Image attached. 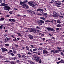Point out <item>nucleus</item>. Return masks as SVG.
<instances>
[{"mask_svg":"<svg viewBox=\"0 0 64 64\" xmlns=\"http://www.w3.org/2000/svg\"><path fill=\"white\" fill-rule=\"evenodd\" d=\"M10 54L11 56H15V54H13V53H10Z\"/></svg>","mask_w":64,"mask_h":64,"instance_id":"nucleus-29","label":"nucleus"},{"mask_svg":"<svg viewBox=\"0 0 64 64\" xmlns=\"http://www.w3.org/2000/svg\"><path fill=\"white\" fill-rule=\"evenodd\" d=\"M61 63H63L64 64V61H61Z\"/></svg>","mask_w":64,"mask_h":64,"instance_id":"nucleus-56","label":"nucleus"},{"mask_svg":"<svg viewBox=\"0 0 64 64\" xmlns=\"http://www.w3.org/2000/svg\"><path fill=\"white\" fill-rule=\"evenodd\" d=\"M54 23H56V20H54Z\"/></svg>","mask_w":64,"mask_h":64,"instance_id":"nucleus-52","label":"nucleus"},{"mask_svg":"<svg viewBox=\"0 0 64 64\" xmlns=\"http://www.w3.org/2000/svg\"><path fill=\"white\" fill-rule=\"evenodd\" d=\"M28 12L30 13V14L33 15V14H35V12L33 11L32 10H28Z\"/></svg>","mask_w":64,"mask_h":64,"instance_id":"nucleus-8","label":"nucleus"},{"mask_svg":"<svg viewBox=\"0 0 64 64\" xmlns=\"http://www.w3.org/2000/svg\"><path fill=\"white\" fill-rule=\"evenodd\" d=\"M60 59L61 58H58V60H60Z\"/></svg>","mask_w":64,"mask_h":64,"instance_id":"nucleus-63","label":"nucleus"},{"mask_svg":"<svg viewBox=\"0 0 64 64\" xmlns=\"http://www.w3.org/2000/svg\"><path fill=\"white\" fill-rule=\"evenodd\" d=\"M12 53H14V54H16V53H17V52L16 51L14 50H13L12 51Z\"/></svg>","mask_w":64,"mask_h":64,"instance_id":"nucleus-16","label":"nucleus"},{"mask_svg":"<svg viewBox=\"0 0 64 64\" xmlns=\"http://www.w3.org/2000/svg\"><path fill=\"white\" fill-rule=\"evenodd\" d=\"M57 22L59 24H60L61 23V22H60V20H57Z\"/></svg>","mask_w":64,"mask_h":64,"instance_id":"nucleus-18","label":"nucleus"},{"mask_svg":"<svg viewBox=\"0 0 64 64\" xmlns=\"http://www.w3.org/2000/svg\"><path fill=\"white\" fill-rule=\"evenodd\" d=\"M17 34H18V36H21V34H20V33H19L18 32L17 33Z\"/></svg>","mask_w":64,"mask_h":64,"instance_id":"nucleus-40","label":"nucleus"},{"mask_svg":"<svg viewBox=\"0 0 64 64\" xmlns=\"http://www.w3.org/2000/svg\"><path fill=\"white\" fill-rule=\"evenodd\" d=\"M17 59V57H16V56H15L13 58V60H16V59Z\"/></svg>","mask_w":64,"mask_h":64,"instance_id":"nucleus-25","label":"nucleus"},{"mask_svg":"<svg viewBox=\"0 0 64 64\" xmlns=\"http://www.w3.org/2000/svg\"><path fill=\"white\" fill-rule=\"evenodd\" d=\"M12 12H13V11H10V12H8L9 13H10V14H13V13H12Z\"/></svg>","mask_w":64,"mask_h":64,"instance_id":"nucleus-37","label":"nucleus"},{"mask_svg":"<svg viewBox=\"0 0 64 64\" xmlns=\"http://www.w3.org/2000/svg\"><path fill=\"white\" fill-rule=\"evenodd\" d=\"M2 50V52H3V53H4V52H5L7 51H8V50H7V49L5 48H1Z\"/></svg>","mask_w":64,"mask_h":64,"instance_id":"nucleus-7","label":"nucleus"},{"mask_svg":"<svg viewBox=\"0 0 64 64\" xmlns=\"http://www.w3.org/2000/svg\"><path fill=\"white\" fill-rule=\"evenodd\" d=\"M26 48L28 50H29V47H28V46H26Z\"/></svg>","mask_w":64,"mask_h":64,"instance_id":"nucleus-28","label":"nucleus"},{"mask_svg":"<svg viewBox=\"0 0 64 64\" xmlns=\"http://www.w3.org/2000/svg\"><path fill=\"white\" fill-rule=\"evenodd\" d=\"M38 23L40 25H42V24L44 23V20H40Z\"/></svg>","mask_w":64,"mask_h":64,"instance_id":"nucleus-6","label":"nucleus"},{"mask_svg":"<svg viewBox=\"0 0 64 64\" xmlns=\"http://www.w3.org/2000/svg\"><path fill=\"white\" fill-rule=\"evenodd\" d=\"M2 5V6H8V4L5 3H3L1 4Z\"/></svg>","mask_w":64,"mask_h":64,"instance_id":"nucleus-13","label":"nucleus"},{"mask_svg":"<svg viewBox=\"0 0 64 64\" xmlns=\"http://www.w3.org/2000/svg\"><path fill=\"white\" fill-rule=\"evenodd\" d=\"M20 5H22L23 4H24L23 2H22L21 1H20Z\"/></svg>","mask_w":64,"mask_h":64,"instance_id":"nucleus-27","label":"nucleus"},{"mask_svg":"<svg viewBox=\"0 0 64 64\" xmlns=\"http://www.w3.org/2000/svg\"><path fill=\"white\" fill-rule=\"evenodd\" d=\"M5 46H8L9 45V44H5Z\"/></svg>","mask_w":64,"mask_h":64,"instance_id":"nucleus-49","label":"nucleus"},{"mask_svg":"<svg viewBox=\"0 0 64 64\" xmlns=\"http://www.w3.org/2000/svg\"><path fill=\"white\" fill-rule=\"evenodd\" d=\"M28 3L30 6H32V7L35 6V2L34 1H30V2H28Z\"/></svg>","mask_w":64,"mask_h":64,"instance_id":"nucleus-1","label":"nucleus"},{"mask_svg":"<svg viewBox=\"0 0 64 64\" xmlns=\"http://www.w3.org/2000/svg\"><path fill=\"white\" fill-rule=\"evenodd\" d=\"M56 11H54L53 12V14H54L53 16L54 17L56 18L58 17V15Z\"/></svg>","mask_w":64,"mask_h":64,"instance_id":"nucleus-3","label":"nucleus"},{"mask_svg":"<svg viewBox=\"0 0 64 64\" xmlns=\"http://www.w3.org/2000/svg\"><path fill=\"white\" fill-rule=\"evenodd\" d=\"M55 4H56V5H61L62 4V3H54Z\"/></svg>","mask_w":64,"mask_h":64,"instance_id":"nucleus-17","label":"nucleus"},{"mask_svg":"<svg viewBox=\"0 0 64 64\" xmlns=\"http://www.w3.org/2000/svg\"><path fill=\"white\" fill-rule=\"evenodd\" d=\"M60 13L61 15H64V14H63V12L62 11L60 12Z\"/></svg>","mask_w":64,"mask_h":64,"instance_id":"nucleus-36","label":"nucleus"},{"mask_svg":"<svg viewBox=\"0 0 64 64\" xmlns=\"http://www.w3.org/2000/svg\"><path fill=\"white\" fill-rule=\"evenodd\" d=\"M40 18L41 19L44 20V21H46V19H45V18L44 17H40Z\"/></svg>","mask_w":64,"mask_h":64,"instance_id":"nucleus-14","label":"nucleus"},{"mask_svg":"<svg viewBox=\"0 0 64 64\" xmlns=\"http://www.w3.org/2000/svg\"><path fill=\"white\" fill-rule=\"evenodd\" d=\"M30 63L31 64H35V62H33L32 61H31L30 62Z\"/></svg>","mask_w":64,"mask_h":64,"instance_id":"nucleus-21","label":"nucleus"},{"mask_svg":"<svg viewBox=\"0 0 64 64\" xmlns=\"http://www.w3.org/2000/svg\"><path fill=\"white\" fill-rule=\"evenodd\" d=\"M63 61V60H61L60 61H59V62H57L56 63L57 64H59V63H61V61Z\"/></svg>","mask_w":64,"mask_h":64,"instance_id":"nucleus-30","label":"nucleus"},{"mask_svg":"<svg viewBox=\"0 0 64 64\" xmlns=\"http://www.w3.org/2000/svg\"><path fill=\"white\" fill-rule=\"evenodd\" d=\"M9 52H10V53H12V50H9Z\"/></svg>","mask_w":64,"mask_h":64,"instance_id":"nucleus-55","label":"nucleus"},{"mask_svg":"<svg viewBox=\"0 0 64 64\" xmlns=\"http://www.w3.org/2000/svg\"><path fill=\"white\" fill-rule=\"evenodd\" d=\"M54 2V1L52 0V1H51V2L53 3Z\"/></svg>","mask_w":64,"mask_h":64,"instance_id":"nucleus-60","label":"nucleus"},{"mask_svg":"<svg viewBox=\"0 0 64 64\" xmlns=\"http://www.w3.org/2000/svg\"><path fill=\"white\" fill-rule=\"evenodd\" d=\"M10 64H16V62H13L12 61H11L10 62Z\"/></svg>","mask_w":64,"mask_h":64,"instance_id":"nucleus-15","label":"nucleus"},{"mask_svg":"<svg viewBox=\"0 0 64 64\" xmlns=\"http://www.w3.org/2000/svg\"><path fill=\"white\" fill-rule=\"evenodd\" d=\"M42 62V61H41V60H40V61H39L38 63H41Z\"/></svg>","mask_w":64,"mask_h":64,"instance_id":"nucleus-53","label":"nucleus"},{"mask_svg":"<svg viewBox=\"0 0 64 64\" xmlns=\"http://www.w3.org/2000/svg\"><path fill=\"white\" fill-rule=\"evenodd\" d=\"M56 30H60V28H56Z\"/></svg>","mask_w":64,"mask_h":64,"instance_id":"nucleus-58","label":"nucleus"},{"mask_svg":"<svg viewBox=\"0 0 64 64\" xmlns=\"http://www.w3.org/2000/svg\"><path fill=\"white\" fill-rule=\"evenodd\" d=\"M36 61H37V62H39V61H41V60L40 58H39L38 59H36Z\"/></svg>","mask_w":64,"mask_h":64,"instance_id":"nucleus-23","label":"nucleus"},{"mask_svg":"<svg viewBox=\"0 0 64 64\" xmlns=\"http://www.w3.org/2000/svg\"><path fill=\"white\" fill-rule=\"evenodd\" d=\"M18 57H19V58H21V55H20V54H18Z\"/></svg>","mask_w":64,"mask_h":64,"instance_id":"nucleus-42","label":"nucleus"},{"mask_svg":"<svg viewBox=\"0 0 64 64\" xmlns=\"http://www.w3.org/2000/svg\"><path fill=\"white\" fill-rule=\"evenodd\" d=\"M30 46L31 47H34V46L32 45H30Z\"/></svg>","mask_w":64,"mask_h":64,"instance_id":"nucleus-62","label":"nucleus"},{"mask_svg":"<svg viewBox=\"0 0 64 64\" xmlns=\"http://www.w3.org/2000/svg\"><path fill=\"white\" fill-rule=\"evenodd\" d=\"M38 15L42 16V15L41 14H38Z\"/></svg>","mask_w":64,"mask_h":64,"instance_id":"nucleus-54","label":"nucleus"},{"mask_svg":"<svg viewBox=\"0 0 64 64\" xmlns=\"http://www.w3.org/2000/svg\"><path fill=\"white\" fill-rule=\"evenodd\" d=\"M50 31H54V28H50Z\"/></svg>","mask_w":64,"mask_h":64,"instance_id":"nucleus-31","label":"nucleus"},{"mask_svg":"<svg viewBox=\"0 0 64 64\" xmlns=\"http://www.w3.org/2000/svg\"><path fill=\"white\" fill-rule=\"evenodd\" d=\"M40 32L41 31L40 30H36L33 29V32H34V33H35V32Z\"/></svg>","mask_w":64,"mask_h":64,"instance_id":"nucleus-9","label":"nucleus"},{"mask_svg":"<svg viewBox=\"0 0 64 64\" xmlns=\"http://www.w3.org/2000/svg\"><path fill=\"white\" fill-rule=\"evenodd\" d=\"M14 10L15 11H16V10H17V8H14Z\"/></svg>","mask_w":64,"mask_h":64,"instance_id":"nucleus-59","label":"nucleus"},{"mask_svg":"<svg viewBox=\"0 0 64 64\" xmlns=\"http://www.w3.org/2000/svg\"><path fill=\"white\" fill-rule=\"evenodd\" d=\"M45 22H49V23H50V21L49 20H47L45 21Z\"/></svg>","mask_w":64,"mask_h":64,"instance_id":"nucleus-41","label":"nucleus"},{"mask_svg":"<svg viewBox=\"0 0 64 64\" xmlns=\"http://www.w3.org/2000/svg\"><path fill=\"white\" fill-rule=\"evenodd\" d=\"M48 15V14L46 13H44L43 15H42L43 16H45V15Z\"/></svg>","mask_w":64,"mask_h":64,"instance_id":"nucleus-39","label":"nucleus"},{"mask_svg":"<svg viewBox=\"0 0 64 64\" xmlns=\"http://www.w3.org/2000/svg\"><path fill=\"white\" fill-rule=\"evenodd\" d=\"M25 57H26V56H25V55H23L21 57V59H23V58H25Z\"/></svg>","mask_w":64,"mask_h":64,"instance_id":"nucleus-22","label":"nucleus"},{"mask_svg":"<svg viewBox=\"0 0 64 64\" xmlns=\"http://www.w3.org/2000/svg\"><path fill=\"white\" fill-rule=\"evenodd\" d=\"M50 22L51 23H53V22H54V20H53L52 21H50Z\"/></svg>","mask_w":64,"mask_h":64,"instance_id":"nucleus-57","label":"nucleus"},{"mask_svg":"<svg viewBox=\"0 0 64 64\" xmlns=\"http://www.w3.org/2000/svg\"><path fill=\"white\" fill-rule=\"evenodd\" d=\"M56 26L57 27H62V26L60 24L56 25Z\"/></svg>","mask_w":64,"mask_h":64,"instance_id":"nucleus-19","label":"nucleus"},{"mask_svg":"<svg viewBox=\"0 0 64 64\" xmlns=\"http://www.w3.org/2000/svg\"><path fill=\"white\" fill-rule=\"evenodd\" d=\"M34 58H36V59H38L40 58V56H38L37 55L34 56Z\"/></svg>","mask_w":64,"mask_h":64,"instance_id":"nucleus-10","label":"nucleus"},{"mask_svg":"<svg viewBox=\"0 0 64 64\" xmlns=\"http://www.w3.org/2000/svg\"><path fill=\"white\" fill-rule=\"evenodd\" d=\"M22 6L24 8L27 9H28L29 8V7H28V6L26 4H23Z\"/></svg>","mask_w":64,"mask_h":64,"instance_id":"nucleus-5","label":"nucleus"},{"mask_svg":"<svg viewBox=\"0 0 64 64\" xmlns=\"http://www.w3.org/2000/svg\"><path fill=\"white\" fill-rule=\"evenodd\" d=\"M2 26H3V25H2L1 26H0V29H2Z\"/></svg>","mask_w":64,"mask_h":64,"instance_id":"nucleus-48","label":"nucleus"},{"mask_svg":"<svg viewBox=\"0 0 64 64\" xmlns=\"http://www.w3.org/2000/svg\"><path fill=\"white\" fill-rule=\"evenodd\" d=\"M52 52H53V54H56V53H59V51H58V50H51L50 52V53H52Z\"/></svg>","mask_w":64,"mask_h":64,"instance_id":"nucleus-4","label":"nucleus"},{"mask_svg":"<svg viewBox=\"0 0 64 64\" xmlns=\"http://www.w3.org/2000/svg\"><path fill=\"white\" fill-rule=\"evenodd\" d=\"M32 28H28V30H29L30 31Z\"/></svg>","mask_w":64,"mask_h":64,"instance_id":"nucleus-50","label":"nucleus"},{"mask_svg":"<svg viewBox=\"0 0 64 64\" xmlns=\"http://www.w3.org/2000/svg\"><path fill=\"white\" fill-rule=\"evenodd\" d=\"M36 28L38 29H40V27L39 26H36Z\"/></svg>","mask_w":64,"mask_h":64,"instance_id":"nucleus-46","label":"nucleus"},{"mask_svg":"<svg viewBox=\"0 0 64 64\" xmlns=\"http://www.w3.org/2000/svg\"><path fill=\"white\" fill-rule=\"evenodd\" d=\"M40 52L39 51H38L37 53L38 55H41V53H40Z\"/></svg>","mask_w":64,"mask_h":64,"instance_id":"nucleus-24","label":"nucleus"},{"mask_svg":"<svg viewBox=\"0 0 64 64\" xmlns=\"http://www.w3.org/2000/svg\"><path fill=\"white\" fill-rule=\"evenodd\" d=\"M2 1L4 3H5V0H3Z\"/></svg>","mask_w":64,"mask_h":64,"instance_id":"nucleus-61","label":"nucleus"},{"mask_svg":"<svg viewBox=\"0 0 64 64\" xmlns=\"http://www.w3.org/2000/svg\"><path fill=\"white\" fill-rule=\"evenodd\" d=\"M56 7H58V8L61 7V6H60L59 5H58V4H56Z\"/></svg>","mask_w":64,"mask_h":64,"instance_id":"nucleus-34","label":"nucleus"},{"mask_svg":"<svg viewBox=\"0 0 64 64\" xmlns=\"http://www.w3.org/2000/svg\"><path fill=\"white\" fill-rule=\"evenodd\" d=\"M0 21H3L4 20V18H2L0 19Z\"/></svg>","mask_w":64,"mask_h":64,"instance_id":"nucleus-33","label":"nucleus"},{"mask_svg":"<svg viewBox=\"0 0 64 64\" xmlns=\"http://www.w3.org/2000/svg\"><path fill=\"white\" fill-rule=\"evenodd\" d=\"M9 15H7L6 16V17H9Z\"/></svg>","mask_w":64,"mask_h":64,"instance_id":"nucleus-64","label":"nucleus"},{"mask_svg":"<svg viewBox=\"0 0 64 64\" xmlns=\"http://www.w3.org/2000/svg\"><path fill=\"white\" fill-rule=\"evenodd\" d=\"M28 2V0H25L24 2H23V3H24V4H25V3H26L27 2Z\"/></svg>","mask_w":64,"mask_h":64,"instance_id":"nucleus-26","label":"nucleus"},{"mask_svg":"<svg viewBox=\"0 0 64 64\" xmlns=\"http://www.w3.org/2000/svg\"><path fill=\"white\" fill-rule=\"evenodd\" d=\"M57 49H58V50H60V49H62V48H60V47H57Z\"/></svg>","mask_w":64,"mask_h":64,"instance_id":"nucleus-32","label":"nucleus"},{"mask_svg":"<svg viewBox=\"0 0 64 64\" xmlns=\"http://www.w3.org/2000/svg\"><path fill=\"white\" fill-rule=\"evenodd\" d=\"M29 51H30V52H33L32 51V50L31 49H30V50H29Z\"/></svg>","mask_w":64,"mask_h":64,"instance_id":"nucleus-51","label":"nucleus"},{"mask_svg":"<svg viewBox=\"0 0 64 64\" xmlns=\"http://www.w3.org/2000/svg\"><path fill=\"white\" fill-rule=\"evenodd\" d=\"M44 52H45V53H46V54H47V53H48V52L45 50H44Z\"/></svg>","mask_w":64,"mask_h":64,"instance_id":"nucleus-38","label":"nucleus"},{"mask_svg":"<svg viewBox=\"0 0 64 64\" xmlns=\"http://www.w3.org/2000/svg\"><path fill=\"white\" fill-rule=\"evenodd\" d=\"M50 29L51 28L50 27H48L46 28V29H47L48 31H50Z\"/></svg>","mask_w":64,"mask_h":64,"instance_id":"nucleus-20","label":"nucleus"},{"mask_svg":"<svg viewBox=\"0 0 64 64\" xmlns=\"http://www.w3.org/2000/svg\"><path fill=\"white\" fill-rule=\"evenodd\" d=\"M33 51L34 52H35L36 51H37V49H34L33 50Z\"/></svg>","mask_w":64,"mask_h":64,"instance_id":"nucleus-43","label":"nucleus"},{"mask_svg":"<svg viewBox=\"0 0 64 64\" xmlns=\"http://www.w3.org/2000/svg\"><path fill=\"white\" fill-rule=\"evenodd\" d=\"M3 46V45H2V44H0V48H2Z\"/></svg>","mask_w":64,"mask_h":64,"instance_id":"nucleus-45","label":"nucleus"},{"mask_svg":"<svg viewBox=\"0 0 64 64\" xmlns=\"http://www.w3.org/2000/svg\"><path fill=\"white\" fill-rule=\"evenodd\" d=\"M28 37L30 39H33V36L30 34L28 35Z\"/></svg>","mask_w":64,"mask_h":64,"instance_id":"nucleus-11","label":"nucleus"},{"mask_svg":"<svg viewBox=\"0 0 64 64\" xmlns=\"http://www.w3.org/2000/svg\"><path fill=\"white\" fill-rule=\"evenodd\" d=\"M5 40H6L7 41H9L11 39V38H9L6 37L5 38Z\"/></svg>","mask_w":64,"mask_h":64,"instance_id":"nucleus-12","label":"nucleus"},{"mask_svg":"<svg viewBox=\"0 0 64 64\" xmlns=\"http://www.w3.org/2000/svg\"><path fill=\"white\" fill-rule=\"evenodd\" d=\"M30 32H33V29L32 28L30 30Z\"/></svg>","mask_w":64,"mask_h":64,"instance_id":"nucleus-35","label":"nucleus"},{"mask_svg":"<svg viewBox=\"0 0 64 64\" xmlns=\"http://www.w3.org/2000/svg\"><path fill=\"white\" fill-rule=\"evenodd\" d=\"M4 9L6 11H9L11 9V8L9 6H5L4 7Z\"/></svg>","mask_w":64,"mask_h":64,"instance_id":"nucleus-2","label":"nucleus"},{"mask_svg":"<svg viewBox=\"0 0 64 64\" xmlns=\"http://www.w3.org/2000/svg\"><path fill=\"white\" fill-rule=\"evenodd\" d=\"M41 8H38L37 9V11H40Z\"/></svg>","mask_w":64,"mask_h":64,"instance_id":"nucleus-44","label":"nucleus"},{"mask_svg":"<svg viewBox=\"0 0 64 64\" xmlns=\"http://www.w3.org/2000/svg\"><path fill=\"white\" fill-rule=\"evenodd\" d=\"M40 11H42V12H44V10L42 8H40Z\"/></svg>","mask_w":64,"mask_h":64,"instance_id":"nucleus-47","label":"nucleus"}]
</instances>
